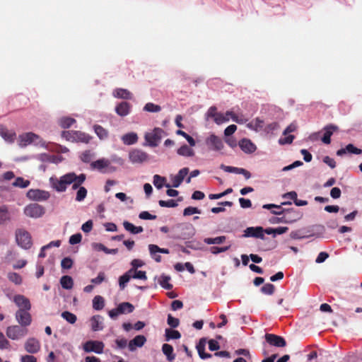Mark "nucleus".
I'll return each mask as SVG.
<instances>
[{"mask_svg":"<svg viewBox=\"0 0 362 362\" xmlns=\"http://www.w3.org/2000/svg\"><path fill=\"white\" fill-rule=\"evenodd\" d=\"M76 179V173H68L59 178L57 177H50L49 182L57 192H65L67 187L72 184V182Z\"/></svg>","mask_w":362,"mask_h":362,"instance_id":"nucleus-1","label":"nucleus"},{"mask_svg":"<svg viewBox=\"0 0 362 362\" xmlns=\"http://www.w3.org/2000/svg\"><path fill=\"white\" fill-rule=\"evenodd\" d=\"M62 137L72 142L88 144L92 139L89 134L80 131H63Z\"/></svg>","mask_w":362,"mask_h":362,"instance_id":"nucleus-2","label":"nucleus"},{"mask_svg":"<svg viewBox=\"0 0 362 362\" xmlns=\"http://www.w3.org/2000/svg\"><path fill=\"white\" fill-rule=\"evenodd\" d=\"M165 134L163 129L159 127L154 128L151 132L144 135L145 141L151 147H156L160 143L163 136Z\"/></svg>","mask_w":362,"mask_h":362,"instance_id":"nucleus-3","label":"nucleus"},{"mask_svg":"<svg viewBox=\"0 0 362 362\" xmlns=\"http://www.w3.org/2000/svg\"><path fill=\"white\" fill-rule=\"evenodd\" d=\"M27 328L21 325H11L6 328V334L11 340H18L28 334Z\"/></svg>","mask_w":362,"mask_h":362,"instance_id":"nucleus-4","label":"nucleus"},{"mask_svg":"<svg viewBox=\"0 0 362 362\" xmlns=\"http://www.w3.org/2000/svg\"><path fill=\"white\" fill-rule=\"evenodd\" d=\"M17 244L24 249H29L32 246L30 234L24 229H18L16 231Z\"/></svg>","mask_w":362,"mask_h":362,"instance_id":"nucleus-5","label":"nucleus"},{"mask_svg":"<svg viewBox=\"0 0 362 362\" xmlns=\"http://www.w3.org/2000/svg\"><path fill=\"white\" fill-rule=\"evenodd\" d=\"M105 344L100 341L89 340L85 342L83 345V349L85 352H94L98 354L103 353Z\"/></svg>","mask_w":362,"mask_h":362,"instance_id":"nucleus-6","label":"nucleus"},{"mask_svg":"<svg viewBox=\"0 0 362 362\" xmlns=\"http://www.w3.org/2000/svg\"><path fill=\"white\" fill-rule=\"evenodd\" d=\"M24 214L30 218H37L45 214V209L38 204H30L25 207Z\"/></svg>","mask_w":362,"mask_h":362,"instance_id":"nucleus-7","label":"nucleus"},{"mask_svg":"<svg viewBox=\"0 0 362 362\" xmlns=\"http://www.w3.org/2000/svg\"><path fill=\"white\" fill-rule=\"evenodd\" d=\"M16 320L20 325L27 328L32 322V317L28 310L19 309L16 313Z\"/></svg>","mask_w":362,"mask_h":362,"instance_id":"nucleus-8","label":"nucleus"},{"mask_svg":"<svg viewBox=\"0 0 362 362\" xmlns=\"http://www.w3.org/2000/svg\"><path fill=\"white\" fill-rule=\"evenodd\" d=\"M90 168L97 170L103 173H105L112 170L110 167V161L106 158H100L90 163Z\"/></svg>","mask_w":362,"mask_h":362,"instance_id":"nucleus-9","label":"nucleus"},{"mask_svg":"<svg viewBox=\"0 0 362 362\" xmlns=\"http://www.w3.org/2000/svg\"><path fill=\"white\" fill-rule=\"evenodd\" d=\"M129 158L132 163H141L148 160V155L140 149H134L129 152Z\"/></svg>","mask_w":362,"mask_h":362,"instance_id":"nucleus-10","label":"nucleus"},{"mask_svg":"<svg viewBox=\"0 0 362 362\" xmlns=\"http://www.w3.org/2000/svg\"><path fill=\"white\" fill-rule=\"evenodd\" d=\"M40 348V341L34 337L28 338L24 344L25 350L30 354H37Z\"/></svg>","mask_w":362,"mask_h":362,"instance_id":"nucleus-11","label":"nucleus"},{"mask_svg":"<svg viewBox=\"0 0 362 362\" xmlns=\"http://www.w3.org/2000/svg\"><path fill=\"white\" fill-rule=\"evenodd\" d=\"M206 145L214 151H221L223 148V142L221 138L215 134H211L206 139Z\"/></svg>","mask_w":362,"mask_h":362,"instance_id":"nucleus-12","label":"nucleus"},{"mask_svg":"<svg viewBox=\"0 0 362 362\" xmlns=\"http://www.w3.org/2000/svg\"><path fill=\"white\" fill-rule=\"evenodd\" d=\"M266 341L272 346L276 347H284L286 346V341L284 337L274 334H266Z\"/></svg>","mask_w":362,"mask_h":362,"instance_id":"nucleus-13","label":"nucleus"},{"mask_svg":"<svg viewBox=\"0 0 362 362\" xmlns=\"http://www.w3.org/2000/svg\"><path fill=\"white\" fill-rule=\"evenodd\" d=\"M40 136L33 132H28L20 135V144L22 146H26L32 143L37 144Z\"/></svg>","mask_w":362,"mask_h":362,"instance_id":"nucleus-14","label":"nucleus"},{"mask_svg":"<svg viewBox=\"0 0 362 362\" xmlns=\"http://www.w3.org/2000/svg\"><path fill=\"white\" fill-rule=\"evenodd\" d=\"M27 197L30 199L42 201L49 198V194L47 192L40 189H30L27 192Z\"/></svg>","mask_w":362,"mask_h":362,"instance_id":"nucleus-15","label":"nucleus"},{"mask_svg":"<svg viewBox=\"0 0 362 362\" xmlns=\"http://www.w3.org/2000/svg\"><path fill=\"white\" fill-rule=\"evenodd\" d=\"M283 214L284 223H292L299 220L301 217V214L293 209H285V212Z\"/></svg>","mask_w":362,"mask_h":362,"instance_id":"nucleus-16","label":"nucleus"},{"mask_svg":"<svg viewBox=\"0 0 362 362\" xmlns=\"http://www.w3.org/2000/svg\"><path fill=\"white\" fill-rule=\"evenodd\" d=\"M245 237H254L257 238H264V229L261 226L248 227L244 231Z\"/></svg>","mask_w":362,"mask_h":362,"instance_id":"nucleus-17","label":"nucleus"},{"mask_svg":"<svg viewBox=\"0 0 362 362\" xmlns=\"http://www.w3.org/2000/svg\"><path fill=\"white\" fill-rule=\"evenodd\" d=\"M189 173L188 168H183L180 169L178 173L171 178L172 186L175 188L178 187L184 180L185 177Z\"/></svg>","mask_w":362,"mask_h":362,"instance_id":"nucleus-18","label":"nucleus"},{"mask_svg":"<svg viewBox=\"0 0 362 362\" xmlns=\"http://www.w3.org/2000/svg\"><path fill=\"white\" fill-rule=\"evenodd\" d=\"M146 341V338L144 335H137L132 339L128 344L129 351H134L137 347H141Z\"/></svg>","mask_w":362,"mask_h":362,"instance_id":"nucleus-19","label":"nucleus"},{"mask_svg":"<svg viewBox=\"0 0 362 362\" xmlns=\"http://www.w3.org/2000/svg\"><path fill=\"white\" fill-rule=\"evenodd\" d=\"M338 127L334 124H329L324 127V130L325 131L322 138V141L324 144H329L331 143V136L335 131L338 130Z\"/></svg>","mask_w":362,"mask_h":362,"instance_id":"nucleus-20","label":"nucleus"},{"mask_svg":"<svg viewBox=\"0 0 362 362\" xmlns=\"http://www.w3.org/2000/svg\"><path fill=\"white\" fill-rule=\"evenodd\" d=\"M14 302L20 308L19 309H25V310H30L31 308L30 300L24 296H15Z\"/></svg>","mask_w":362,"mask_h":362,"instance_id":"nucleus-21","label":"nucleus"},{"mask_svg":"<svg viewBox=\"0 0 362 362\" xmlns=\"http://www.w3.org/2000/svg\"><path fill=\"white\" fill-rule=\"evenodd\" d=\"M239 146L242 151L247 153H251L255 151L256 146L247 139H243L239 141Z\"/></svg>","mask_w":362,"mask_h":362,"instance_id":"nucleus-22","label":"nucleus"},{"mask_svg":"<svg viewBox=\"0 0 362 362\" xmlns=\"http://www.w3.org/2000/svg\"><path fill=\"white\" fill-rule=\"evenodd\" d=\"M131 105L127 102H122L115 107V112L121 117L127 116L129 114Z\"/></svg>","mask_w":362,"mask_h":362,"instance_id":"nucleus-23","label":"nucleus"},{"mask_svg":"<svg viewBox=\"0 0 362 362\" xmlns=\"http://www.w3.org/2000/svg\"><path fill=\"white\" fill-rule=\"evenodd\" d=\"M346 153L358 155L362 153V150L355 147L353 144H349L345 148L339 149L337 151V155L341 156Z\"/></svg>","mask_w":362,"mask_h":362,"instance_id":"nucleus-24","label":"nucleus"},{"mask_svg":"<svg viewBox=\"0 0 362 362\" xmlns=\"http://www.w3.org/2000/svg\"><path fill=\"white\" fill-rule=\"evenodd\" d=\"M102 320L103 317L99 315H93L90 318V327L93 331L97 332L103 329Z\"/></svg>","mask_w":362,"mask_h":362,"instance_id":"nucleus-25","label":"nucleus"},{"mask_svg":"<svg viewBox=\"0 0 362 362\" xmlns=\"http://www.w3.org/2000/svg\"><path fill=\"white\" fill-rule=\"evenodd\" d=\"M206 339L202 338L199 340V344L197 345V349L199 356L202 359L209 358L212 356L211 354L205 353Z\"/></svg>","mask_w":362,"mask_h":362,"instance_id":"nucleus-26","label":"nucleus"},{"mask_svg":"<svg viewBox=\"0 0 362 362\" xmlns=\"http://www.w3.org/2000/svg\"><path fill=\"white\" fill-rule=\"evenodd\" d=\"M122 141L126 145H132L137 142L138 136L134 132L127 133L122 136Z\"/></svg>","mask_w":362,"mask_h":362,"instance_id":"nucleus-27","label":"nucleus"},{"mask_svg":"<svg viewBox=\"0 0 362 362\" xmlns=\"http://www.w3.org/2000/svg\"><path fill=\"white\" fill-rule=\"evenodd\" d=\"M123 226L126 230L129 231L132 234H138L144 231L143 227L135 226L134 224L127 221L123 222Z\"/></svg>","mask_w":362,"mask_h":362,"instance_id":"nucleus-28","label":"nucleus"},{"mask_svg":"<svg viewBox=\"0 0 362 362\" xmlns=\"http://www.w3.org/2000/svg\"><path fill=\"white\" fill-rule=\"evenodd\" d=\"M113 95L115 98H122V99H132V94L130 91L124 88H117L113 92Z\"/></svg>","mask_w":362,"mask_h":362,"instance_id":"nucleus-29","label":"nucleus"},{"mask_svg":"<svg viewBox=\"0 0 362 362\" xmlns=\"http://www.w3.org/2000/svg\"><path fill=\"white\" fill-rule=\"evenodd\" d=\"M0 135L7 141H13L15 139V133L10 132L3 125H0Z\"/></svg>","mask_w":362,"mask_h":362,"instance_id":"nucleus-30","label":"nucleus"},{"mask_svg":"<svg viewBox=\"0 0 362 362\" xmlns=\"http://www.w3.org/2000/svg\"><path fill=\"white\" fill-rule=\"evenodd\" d=\"M134 305L129 302L121 303L117 306V310L120 313V315L125 313H131L134 311Z\"/></svg>","mask_w":362,"mask_h":362,"instance_id":"nucleus-31","label":"nucleus"},{"mask_svg":"<svg viewBox=\"0 0 362 362\" xmlns=\"http://www.w3.org/2000/svg\"><path fill=\"white\" fill-rule=\"evenodd\" d=\"M162 351L168 361H172L175 359V355L173 354V347L170 344H164L162 346Z\"/></svg>","mask_w":362,"mask_h":362,"instance_id":"nucleus-32","label":"nucleus"},{"mask_svg":"<svg viewBox=\"0 0 362 362\" xmlns=\"http://www.w3.org/2000/svg\"><path fill=\"white\" fill-rule=\"evenodd\" d=\"M60 284L63 288L71 289L73 288L74 281L70 276L65 275L62 276V278L60 279Z\"/></svg>","mask_w":362,"mask_h":362,"instance_id":"nucleus-33","label":"nucleus"},{"mask_svg":"<svg viewBox=\"0 0 362 362\" xmlns=\"http://www.w3.org/2000/svg\"><path fill=\"white\" fill-rule=\"evenodd\" d=\"M177 154L182 156L191 157L194 155V151L189 147L187 145L185 144L179 148L177 151Z\"/></svg>","mask_w":362,"mask_h":362,"instance_id":"nucleus-34","label":"nucleus"},{"mask_svg":"<svg viewBox=\"0 0 362 362\" xmlns=\"http://www.w3.org/2000/svg\"><path fill=\"white\" fill-rule=\"evenodd\" d=\"M86 180V175L84 173H81L79 175L76 174V179L72 182V189H78L79 187H82L81 185Z\"/></svg>","mask_w":362,"mask_h":362,"instance_id":"nucleus-35","label":"nucleus"},{"mask_svg":"<svg viewBox=\"0 0 362 362\" xmlns=\"http://www.w3.org/2000/svg\"><path fill=\"white\" fill-rule=\"evenodd\" d=\"M95 133L100 139H105L108 137V131L103 128L102 126L95 124L93 126Z\"/></svg>","mask_w":362,"mask_h":362,"instance_id":"nucleus-36","label":"nucleus"},{"mask_svg":"<svg viewBox=\"0 0 362 362\" xmlns=\"http://www.w3.org/2000/svg\"><path fill=\"white\" fill-rule=\"evenodd\" d=\"M165 178L164 177H161L158 175H155L153 176V185L158 189H161L164 185L166 187H170V185L169 184H165Z\"/></svg>","mask_w":362,"mask_h":362,"instance_id":"nucleus-37","label":"nucleus"},{"mask_svg":"<svg viewBox=\"0 0 362 362\" xmlns=\"http://www.w3.org/2000/svg\"><path fill=\"white\" fill-rule=\"evenodd\" d=\"M105 306L104 298L100 296H96L93 299V308L95 310H100Z\"/></svg>","mask_w":362,"mask_h":362,"instance_id":"nucleus-38","label":"nucleus"},{"mask_svg":"<svg viewBox=\"0 0 362 362\" xmlns=\"http://www.w3.org/2000/svg\"><path fill=\"white\" fill-rule=\"evenodd\" d=\"M7 278L11 282L16 285H21L23 282L22 276L16 272H8Z\"/></svg>","mask_w":362,"mask_h":362,"instance_id":"nucleus-39","label":"nucleus"},{"mask_svg":"<svg viewBox=\"0 0 362 362\" xmlns=\"http://www.w3.org/2000/svg\"><path fill=\"white\" fill-rule=\"evenodd\" d=\"M165 340L178 339L181 337V334L175 329H165Z\"/></svg>","mask_w":362,"mask_h":362,"instance_id":"nucleus-40","label":"nucleus"},{"mask_svg":"<svg viewBox=\"0 0 362 362\" xmlns=\"http://www.w3.org/2000/svg\"><path fill=\"white\" fill-rule=\"evenodd\" d=\"M226 236H218L216 238H206L204 242L208 245H219L223 243L226 240Z\"/></svg>","mask_w":362,"mask_h":362,"instance_id":"nucleus-41","label":"nucleus"},{"mask_svg":"<svg viewBox=\"0 0 362 362\" xmlns=\"http://www.w3.org/2000/svg\"><path fill=\"white\" fill-rule=\"evenodd\" d=\"M76 122V119L70 117H64L59 119V125L64 128H69Z\"/></svg>","mask_w":362,"mask_h":362,"instance_id":"nucleus-42","label":"nucleus"},{"mask_svg":"<svg viewBox=\"0 0 362 362\" xmlns=\"http://www.w3.org/2000/svg\"><path fill=\"white\" fill-rule=\"evenodd\" d=\"M30 184V182L28 180H25L22 177H18L13 182V185L20 188H26Z\"/></svg>","mask_w":362,"mask_h":362,"instance_id":"nucleus-43","label":"nucleus"},{"mask_svg":"<svg viewBox=\"0 0 362 362\" xmlns=\"http://www.w3.org/2000/svg\"><path fill=\"white\" fill-rule=\"evenodd\" d=\"M94 156V153L91 151L86 150L81 153L80 159L83 163H91V160L93 158Z\"/></svg>","mask_w":362,"mask_h":362,"instance_id":"nucleus-44","label":"nucleus"},{"mask_svg":"<svg viewBox=\"0 0 362 362\" xmlns=\"http://www.w3.org/2000/svg\"><path fill=\"white\" fill-rule=\"evenodd\" d=\"M148 249L151 255H155V253L160 252L163 254H169L170 251L168 249L166 248H160L156 245L151 244L148 245Z\"/></svg>","mask_w":362,"mask_h":362,"instance_id":"nucleus-45","label":"nucleus"},{"mask_svg":"<svg viewBox=\"0 0 362 362\" xmlns=\"http://www.w3.org/2000/svg\"><path fill=\"white\" fill-rule=\"evenodd\" d=\"M144 110L148 112H158L161 110V107L153 103H147L144 107Z\"/></svg>","mask_w":362,"mask_h":362,"instance_id":"nucleus-46","label":"nucleus"},{"mask_svg":"<svg viewBox=\"0 0 362 362\" xmlns=\"http://www.w3.org/2000/svg\"><path fill=\"white\" fill-rule=\"evenodd\" d=\"M62 317L71 324H74L76 322V315L69 311H64L62 313Z\"/></svg>","mask_w":362,"mask_h":362,"instance_id":"nucleus-47","label":"nucleus"},{"mask_svg":"<svg viewBox=\"0 0 362 362\" xmlns=\"http://www.w3.org/2000/svg\"><path fill=\"white\" fill-rule=\"evenodd\" d=\"M9 219V213L6 206L0 207V225Z\"/></svg>","mask_w":362,"mask_h":362,"instance_id":"nucleus-48","label":"nucleus"},{"mask_svg":"<svg viewBox=\"0 0 362 362\" xmlns=\"http://www.w3.org/2000/svg\"><path fill=\"white\" fill-rule=\"evenodd\" d=\"M0 349H11L10 341L6 338L1 332H0Z\"/></svg>","mask_w":362,"mask_h":362,"instance_id":"nucleus-49","label":"nucleus"},{"mask_svg":"<svg viewBox=\"0 0 362 362\" xmlns=\"http://www.w3.org/2000/svg\"><path fill=\"white\" fill-rule=\"evenodd\" d=\"M170 277L165 275L160 276L159 281L160 286L168 290H170L173 288V285L169 283Z\"/></svg>","mask_w":362,"mask_h":362,"instance_id":"nucleus-50","label":"nucleus"},{"mask_svg":"<svg viewBox=\"0 0 362 362\" xmlns=\"http://www.w3.org/2000/svg\"><path fill=\"white\" fill-rule=\"evenodd\" d=\"M88 194L87 189L84 187H81L78 189L76 196V201L82 202L86 197Z\"/></svg>","mask_w":362,"mask_h":362,"instance_id":"nucleus-51","label":"nucleus"},{"mask_svg":"<svg viewBox=\"0 0 362 362\" xmlns=\"http://www.w3.org/2000/svg\"><path fill=\"white\" fill-rule=\"evenodd\" d=\"M274 291L275 286L272 284H266L261 288V291L267 295H272Z\"/></svg>","mask_w":362,"mask_h":362,"instance_id":"nucleus-52","label":"nucleus"},{"mask_svg":"<svg viewBox=\"0 0 362 362\" xmlns=\"http://www.w3.org/2000/svg\"><path fill=\"white\" fill-rule=\"evenodd\" d=\"M233 192V189L232 188H228L227 189H226L224 192H221V193H218V194H210L209 195V198L210 199H220L228 194H230L231 192Z\"/></svg>","mask_w":362,"mask_h":362,"instance_id":"nucleus-53","label":"nucleus"},{"mask_svg":"<svg viewBox=\"0 0 362 362\" xmlns=\"http://www.w3.org/2000/svg\"><path fill=\"white\" fill-rule=\"evenodd\" d=\"M130 279L128 275L124 274L119 278V286L120 290H124Z\"/></svg>","mask_w":362,"mask_h":362,"instance_id":"nucleus-54","label":"nucleus"},{"mask_svg":"<svg viewBox=\"0 0 362 362\" xmlns=\"http://www.w3.org/2000/svg\"><path fill=\"white\" fill-rule=\"evenodd\" d=\"M194 214H201V210H199L197 207L188 206L185 208L183 211L184 216H191Z\"/></svg>","mask_w":362,"mask_h":362,"instance_id":"nucleus-55","label":"nucleus"},{"mask_svg":"<svg viewBox=\"0 0 362 362\" xmlns=\"http://www.w3.org/2000/svg\"><path fill=\"white\" fill-rule=\"evenodd\" d=\"M158 204L161 207H176L177 206L176 201L173 199H169L168 201L160 200Z\"/></svg>","mask_w":362,"mask_h":362,"instance_id":"nucleus-56","label":"nucleus"},{"mask_svg":"<svg viewBox=\"0 0 362 362\" xmlns=\"http://www.w3.org/2000/svg\"><path fill=\"white\" fill-rule=\"evenodd\" d=\"M168 325L173 328H175L179 326L180 320L178 318L173 317L170 314L168 315L167 320Z\"/></svg>","mask_w":362,"mask_h":362,"instance_id":"nucleus-57","label":"nucleus"},{"mask_svg":"<svg viewBox=\"0 0 362 362\" xmlns=\"http://www.w3.org/2000/svg\"><path fill=\"white\" fill-rule=\"evenodd\" d=\"M220 168L222 170H223L225 172L233 173H236V174H239L240 170V168L228 166V165H225L223 164H221Z\"/></svg>","mask_w":362,"mask_h":362,"instance_id":"nucleus-58","label":"nucleus"},{"mask_svg":"<svg viewBox=\"0 0 362 362\" xmlns=\"http://www.w3.org/2000/svg\"><path fill=\"white\" fill-rule=\"evenodd\" d=\"M61 266L63 269H69L73 266V260L70 257H64L61 262Z\"/></svg>","mask_w":362,"mask_h":362,"instance_id":"nucleus-59","label":"nucleus"},{"mask_svg":"<svg viewBox=\"0 0 362 362\" xmlns=\"http://www.w3.org/2000/svg\"><path fill=\"white\" fill-rule=\"evenodd\" d=\"M228 120H229V118L226 116V114L223 115V113H221V112H218L216 118L214 119V122L217 124H221L222 123L228 122Z\"/></svg>","mask_w":362,"mask_h":362,"instance_id":"nucleus-60","label":"nucleus"},{"mask_svg":"<svg viewBox=\"0 0 362 362\" xmlns=\"http://www.w3.org/2000/svg\"><path fill=\"white\" fill-rule=\"evenodd\" d=\"M230 248V246H226V247H216L213 246L210 247V252L214 255H217L221 252H223L227 251Z\"/></svg>","mask_w":362,"mask_h":362,"instance_id":"nucleus-61","label":"nucleus"},{"mask_svg":"<svg viewBox=\"0 0 362 362\" xmlns=\"http://www.w3.org/2000/svg\"><path fill=\"white\" fill-rule=\"evenodd\" d=\"M139 217L143 220H155L156 218V215H152L148 211H144L139 214Z\"/></svg>","mask_w":362,"mask_h":362,"instance_id":"nucleus-62","label":"nucleus"},{"mask_svg":"<svg viewBox=\"0 0 362 362\" xmlns=\"http://www.w3.org/2000/svg\"><path fill=\"white\" fill-rule=\"evenodd\" d=\"M82 240V235L81 233H76L72 235L69 238V243L71 245H76L81 243Z\"/></svg>","mask_w":362,"mask_h":362,"instance_id":"nucleus-63","label":"nucleus"},{"mask_svg":"<svg viewBox=\"0 0 362 362\" xmlns=\"http://www.w3.org/2000/svg\"><path fill=\"white\" fill-rule=\"evenodd\" d=\"M21 362H37V358L33 355H24L21 358Z\"/></svg>","mask_w":362,"mask_h":362,"instance_id":"nucleus-64","label":"nucleus"}]
</instances>
